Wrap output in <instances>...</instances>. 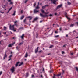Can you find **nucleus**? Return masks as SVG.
Wrapping results in <instances>:
<instances>
[{
    "mask_svg": "<svg viewBox=\"0 0 78 78\" xmlns=\"http://www.w3.org/2000/svg\"><path fill=\"white\" fill-rule=\"evenodd\" d=\"M40 16L41 17H48V16H50V17H52V15L51 14H50L49 15V16L48 15H44L42 14V13H40Z\"/></svg>",
    "mask_w": 78,
    "mask_h": 78,
    "instance_id": "obj_1",
    "label": "nucleus"
},
{
    "mask_svg": "<svg viewBox=\"0 0 78 78\" xmlns=\"http://www.w3.org/2000/svg\"><path fill=\"white\" fill-rule=\"evenodd\" d=\"M10 70L12 73H13L15 70V68L14 67H12L10 69Z\"/></svg>",
    "mask_w": 78,
    "mask_h": 78,
    "instance_id": "obj_2",
    "label": "nucleus"
},
{
    "mask_svg": "<svg viewBox=\"0 0 78 78\" xmlns=\"http://www.w3.org/2000/svg\"><path fill=\"white\" fill-rule=\"evenodd\" d=\"M51 2H52V3L54 5H56V0H51Z\"/></svg>",
    "mask_w": 78,
    "mask_h": 78,
    "instance_id": "obj_3",
    "label": "nucleus"
},
{
    "mask_svg": "<svg viewBox=\"0 0 78 78\" xmlns=\"http://www.w3.org/2000/svg\"><path fill=\"white\" fill-rule=\"evenodd\" d=\"M62 6V5L61 4L59 5L57 7V8L56 9V10L58 9H59V8H61V7Z\"/></svg>",
    "mask_w": 78,
    "mask_h": 78,
    "instance_id": "obj_4",
    "label": "nucleus"
},
{
    "mask_svg": "<svg viewBox=\"0 0 78 78\" xmlns=\"http://www.w3.org/2000/svg\"><path fill=\"white\" fill-rule=\"evenodd\" d=\"M14 25H13L12 26H11L10 27V28L11 30H14Z\"/></svg>",
    "mask_w": 78,
    "mask_h": 78,
    "instance_id": "obj_5",
    "label": "nucleus"
},
{
    "mask_svg": "<svg viewBox=\"0 0 78 78\" xmlns=\"http://www.w3.org/2000/svg\"><path fill=\"white\" fill-rule=\"evenodd\" d=\"M65 15L66 18H67V19H68V20H70V19L68 18V16H67V13L66 12L65 13Z\"/></svg>",
    "mask_w": 78,
    "mask_h": 78,
    "instance_id": "obj_6",
    "label": "nucleus"
},
{
    "mask_svg": "<svg viewBox=\"0 0 78 78\" xmlns=\"http://www.w3.org/2000/svg\"><path fill=\"white\" fill-rule=\"evenodd\" d=\"M37 12H39V11L37 10L36 9H35L34 10V13L35 14V13H37Z\"/></svg>",
    "mask_w": 78,
    "mask_h": 78,
    "instance_id": "obj_7",
    "label": "nucleus"
},
{
    "mask_svg": "<svg viewBox=\"0 0 78 78\" xmlns=\"http://www.w3.org/2000/svg\"><path fill=\"white\" fill-rule=\"evenodd\" d=\"M24 36H25V34H23L20 37H21L22 39H24Z\"/></svg>",
    "mask_w": 78,
    "mask_h": 78,
    "instance_id": "obj_8",
    "label": "nucleus"
},
{
    "mask_svg": "<svg viewBox=\"0 0 78 78\" xmlns=\"http://www.w3.org/2000/svg\"><path fill=\"white\" fill-rule=\"evenodd\" d=\"M29 18H30V19L29 20V21H30V20H31L32 19V17H31V16H28L26 18H27V19H29Z\"/></svg>",
    "mask_w": 78,
    "mask_h": 78,
    "instance_id": "obj_9",
    "label": "nucleus"
},
{
    "mask_svg": "<svg viewBox=\"0 0 78 78\" xmlns=\"http://www.w3.org/2000/svg\"><path fill=\"white\" fill-rule=\"evenodd\" d=\"M39 48V47H37V49L35 50V53H36L38 51V49Z\"/></svg>",
    "mask_w": 78,
    "mask_h": 78,
    "instance_id": "obj_10",
    "label": "nucleus"
},
{
    "mask_svg": "<svg viewBox=\"0 0 78 78\" xmlns=\"http://www.w3.org/2000/svg\"><path fill=\"white\" fill-rule=\"evenodd\" d=\"M19 63H20L19 62H17L15 64L16 67H17L18 66V64H19Z\"/></svg>",
    "mask_w": 78,
    "mask_h": 78,
    "instance_id": "obj_11",
    "label": "nucleus"
},
{
    "mask_svg": "<svg viewBox=\"0 0 78 78\" xmlns=\"http://www.w3.org/2000/svg\"><path fill=\"white\" fill-rule=\"evenodd\" d=\"M23 62H21L20 63V64L19 65V66L20 67V66H22V65H23Z\"/></svg>",
    "mask_w": 78,
    "mask_h": 78,
    "instance_id": "obj_12",
    "label": "nucleus"
},
{
    "mask_svg": "<svg viewBox=\"0 0 78 78\" xmlns=\"http://www.w3.org/2000/svg\"><path fill=\"white\" fill-rule=\"evenodd\" d=\"M7 57V55H6V54L5 53L4 55V56L3 59H5V58H6Z\"/></svg>",
    "mask_w": 78,
    "mask_h": 78,
    "instance_id": "obj_13",
    "label": "nucleus"
},
{
    "mask_svg": "<svg viewBox=\"0 0 78 78\" xmlns=\"http://www.w3.org/2000/svg\"><path fill=\"white\" fill-rule=\"evenodd\" d=\"M24 18V15H22L21 17H20V20H22Z\"/></svg>",
    "mask_w": 78,
    "mask_h": 78,
    "instance_id": "obj_14",
    "label": "nucleus"
},
{
    "mask_svg": "<svg viewBox=\"0 0 78 78\" xmlns=\"http://www.w3.org/2000/svg\"><path fill=\"white\" fill-rule=\"evenodd\" d=\"M23 44V41L21 43H20L18 45H22Z\"/></svg>",
    "mask_w": 78,
    "mask_h": 78,
    "instance_id": "obj_15",
    "label": "nucleus"
},
{
    "mask_svg": "<svg viewBox=\"0 0 78 78\" xmlns=\"http://www.w3.org/2000/svg\"><path fill=\"white\" fill-rule=\"evenodd\" d=\"M27 56H28V53H27V52H26L24 57H25V58H27Z\"/></svg>",
    "mask_w": 78,
    "mask_h": 78,
    "instance_id": "obj_16",
    "label": "nucleus"
},
{
    "mask_svg": "<svg viewBox=\"0 0 78 78\" xmlns=\"http://www.w3.org/2000/svg\"><path fill=\"white\" fill-rule=\"evenodd\" d=\"M45 11H44V10H43V9H41V12H42V13H43V14H45Z\"/></svg>",
    "mask_w": 78,
    "mask_h": 78,
    "instance_id": "obj_17",
    "label": "nucleus"
},
{
    "mask_svg": "<svg viewBox=\"0 0 78 78\" xmlns=\"http://www.w3.org/2000/svg\"><path fill=\"white\" fill-rule=\"evenodd\" d=\"M16 28H14L13 29V30L12 31H13L14 32H15V31H16Z\"/></svg>",
    "mask_w": 78,
    "mask_h": 78,
    "instance_id": "obj_18",
    "label": "nucleus"
},
{
    "mask_svg": "<svg viewBox=\"0 0 78 78\" xmlns=\"http://www.w3.org/2000/svg\"><path fill=\"white\" fill-rule=\"evenodd\" d=\"M54 46H53V45H51V46H50L49 47V48H52V47H54Z\"/></svg>",
    "mask_w": 78,
    "mask_h": 78,
    "instance_id": "obj_19",
    "label": "nucleus"
},
{
    "mask_svg": "<svg viewBox=\"0 0 78 78\" xmlns=\"http://www.w3.org/2000/svg\"><path fill=\"white\" fill-rule=\"evenodd\" d=\"M59 30L60 31H62V27H60L59 28Z\"/></svg>",
    "mask_w": 78,
    "mask_h": 78,
    "instance_id": "obj_20",
    "label": "nucleus"
},
{
    "mask_svg": "<svg viewBox=\"0 0 78 78\" xmlns=\"http://www.w3.org/2000/svg\"><path fill=\"white\" fill-rule=\"evenodd\" d=\"M37 19H38V18H37V17H36L35 18L34 20H35V21H36V20H37Z\"/></svg>",
    "mask_w": 78,
    "mask_h": 78,
    "instance_id": "obj_21",
    "label": "nucleus"
},
{
    "mask_svg": "<svg viewBox=\"0 0 78 78\" xmlns=\"http://www.w3.org/2000/svg\"><path fill=\"white\" fill-rule=\"evenodd\" d=\"M39 5H37L36 6V8L35 9H39Z\"/></svg>",
    "mask_w": 78,
    "mask_h": 78,
    "instance_id": "obj_22",
    "label": "nucleus"
},
{
    "mask_svg": "<svg viewBox=\"0 0 78 78\" xmlns=\"http://www.w3.org/2000/svg\"><path fill=\"white\" fill-rule=\"evenodd\" d=\"M9 47H12V44H9L8 45Z\"/></svg>",
    "mask_w": 78,
    "mask_h": 78,
    "instance_id": "obj_23",
    "label": "nucleus"
},
{
    "mask_svg": "<svg viewBox=\"0 0 78 78\" xmlns=\"http://www.w3.org/2000/svg\"><path fill=\"white\" fill-rule=\"evenodd\" d=\"M16 15V11H14V13L12 14V16H15Z\"/></svg>",
    "mask_w": 78,
    "mask_h": 78,
    "instance_id": "obj_24",
    "label": "nucleus"
},
{
    "mask_svg": "<svg viewBox=\"0 0 78 78\" xmlns=\"http://www.w3.org/2000/svg\"><path fill=\"white\" fill-rule=\"evenodd\" d=\"M45 8H46V7H45V5L44 6H42V8L43 9H45Z\"/></svg>",
    "mask_w": 78,
    "mask_h": 78,
    "instance_id": "obj_25",
    "label": "nucleus"
},
{
    "mask_svg": "<svg viewBox=\"0 0 78 78\" xmlns=\"http://www.w3.org/2000/svg\"><path fill=\"white\" fill-rule=\"evenodd\" d=\"M12 7H11L9 9V11H11V9H12Z\"/></svg>",
    "mask_w": 78,
    "mask_h": 78,
    "instance_id": "obj_26",
    "label": "nucleus"
},
{
    "mask_svg": "<svg viewBox=\"0 0 78 78\" xmlns=\"http://www.w3.org/2000/svg\"><path fill=\"white\" fill-rule=\"evenodd\" d=\"M19 48H20V47L18 46H17L16 47V49H17V50H19Z\"/></svg>",
    "mask_w": 78,
    "mask_h": 78,
    "instance_id": "obj_27",
    "label": "nucleus"
},
{
    "mask_svg": "<svg viewBox=\"0 0 78 78\" xmlns=\"http://www.w3.org/2000/svg\"><path fill=\"white\" fill-rule=\"evenodd\" d=\"M67 3L68 5H71V3L70 2H68Z\"/></svg>",
    "mask_w": 78,
    "mask_h": 78,
    "instance_id": "obj_28",
    "label": "nucleus"
},
{
    "mask_svg": "<svg viewBox=\"0 0 78 78\" xmlns=\"http://www.w3.org/2000/svg\"><path fill=\"white\" fill-rule=\"evenodd\" d=\"M59 35H56L55 36V37H56V38L58 37H59Z\"/></svg>",
    "mask_w": 78,
    "mask_h": 78,
    "instance_id": "obj_29",
    "label": "nucleus"
},
{
    "mask_svg": "<svg viewBox=\"0 0 78 78\" xmlns=\"http://www.w3.org/2000/svg\"><path fill=\"white\" fill-rule=\"evenodd\" d=\"M61 73H59V74H58L57 75V76H61Z\"/></svg>",
    "mask_w": 78,
    "mask_h": 78,
    "instance_id": "obj_30",
    "label": "nucleus"
},
{
    "mask_svg": "<svg viewBox=\"0 0 78 78\" xmlns=\"http://www.w3.org/2000/svg\"><path fill=\"white\" fill-rule=\"evenodd\" d=\"M17 22V21H16L15 22H14L15 25L17 26V23H16Z\"/></svg>",
    "mask_w": 78,
    "mask_h": 78,
    "instance_id": "obj_31",
    "label": "nucleus"
},
{
    "mask_svg": "<svg viewBox=\"0 0 78 78\" xmlns=\"http://www.w3.org/2000/svg\"><path fill=\"white\" fill-rule=\"evenodd\" d=\"M33 5H34V6H36V2H35L34 4Z\"/></svg>",
    "mask_w": 78,
    "mask_h": 78,
    "instance_id": "obj_32",
    "label": "nucleus"
},
{
    "mask_svg": "<svg viewBox=\"0 0 78 78\" xmlns=\"http://www.w3.org/2000/svg\"><path fill=\"white\" fill-rule=\"evenodd\" d=\"M27 1H28V0H26L24 2V3H26L27 2Z\"/></svg>",
    "mask_w": 78,
    "mask_h": 78,
    "instance_id": "obj_33",
    "label": "nucleus"
},
{
    "mask_svg": "<svg viewBox=\"0 0 78 78\" xmlns=\"http://www.w3.org/2000/svg\"><path fill=\"white\" fill-rule=\"evenodd\" d=\"M42 71L45 72V69H44V68H43Z\"/></svg>",
    "mask_w": 78,
    "mask_h": 78,
    "instance_id": "obj_34",
    "label": "nucleus"
},
{
    "mask_svg": "<svg viewBox=\"0 0 78 78\" xmlns=\"http://www.w3.org/2000/svg\"><path fill=\"white\" fill-rule=\"evenodd\" d=\"M26 18L24 20H23V22H25V21H26Z\"/></svg>",
    "mask_w": 78,
    "mask_h": 78,
    "instance_id": "obj_35",
    "label": "nucleus"
},
{
    "mask_svg": "<svg viewBox=\"0 0 78 78\" xmlns=\"http://www.w3.org/2000/svg\"><path fill=\"white\" fill-rule=\"evenodd\" d=\"M36 38H37V37H38V34H37V33L36 34Z\"/></svg>",
    "mask_w": 78,
    "mask_h": 78,
    "instance_id": "obj_36",
    "label": "nucleus"
},
{
    "mask_svg": "<svg viewBox=\"0 0 78 78\" xmlns=\"http://www.w3.org/2000/svg\"><path fill=\"white\" fill-rule=\"evenodd\" d=\"M74 25V24H72L70 25V27H73Z\"/></svg>",
    "mask_w": 78,
    "mask_h": 78,
    "instance_id": "obj_37",
    "label": "nucleus"
},
{
    "mask_svg": "<svg viewBox=\"0 0 78 78\" xmlns=\"http://www.w3.org/2000/svg\"><path fill=\"white\" fill-rule=\"evenodd\" d=\"M12 55H10V56H9V58H11V57H12Z\"/></svg>",
    "mask_w": 78,
    "mask_h": 78,
    "instance_id": "obj_38",
    "label": "nucleus"
},
{
    "mask_svg": "<svg viewBox=\"0 0 78 78\" xmlns=\"http://www.w3.org/2000/svg\"><path fill=\"white\" fill-rule=\"evenodd\" d=\"M48 13H49V12H45L44 13V14H48Z\"/></svg>",
    "mask_w": 78,
    "mask_h": 78,
    "instance_id": "obj_39",
    "label": "nucleus"
},
{
    "mask_svg": "<svg viewBox=\"0 0 78 78\" xmlns=\"http://www.w3.org/2000/svg\"><path fill=\"white\" fill-rule=\"evenodd\" d=\"M54 76H53V78H55V76H56V75L55 74H54Z\"/></svg>",
    "mask_w": 78,
    "mask_h": 78,
    "instance_id": "obj_40",
    "label": "nucleus"
},
{
    "mask_svg": "<svg viewBox=\"0 0 78 78\" xmlns=\"http://www.w3.org/2000/svg\"><path fill=\"white\" fill-rule=\"evenodd\" d=\"M75 24L77 25V26H78V22H77L75 23Z\"/></svg>",
    "mask_w": 78,
    "mask_h": 78,
    "instance_id": "obj_41",
    "label": "nucleus"
},
{
    "mask_svg": "<svg viewBox=\"0 0 78 78\" xmlns=\"http://www.w3.org/2000/svg\"><path fill=\"white\" fill-rule=\"evenodd\" d=\"M14 3L13 2H10V5H12V4H13Z\"/></svg>",
    "mask_w": 78,
    "mask_h": 78,
    "instance_id": "obj_42",
    "label": "nucleus"
},
{
    "mask_svg": "<svg viewBox=\"0 0 78 78\" xmlns=\"http://www.w3.org/2000/svg\"><path fill=\"white\" fill-rule=\"evenodd\" d=\"M63 47H66V44H65V45H63Z\"/></svg>",
    "mask_w": 78,
    "mask_h": 78,
    "instance_id": "obj_43",
    "label": "nucleus"
},
{
    "mask_svg": "<svg viewBox=\"0 0 78 78\" xmlns=\"http://www.w3.org/2000/svg\"><path fill=\"white\" fill-rule=\"evenodd\" d=\"M2 71H1L0 72V75H2Z\"/></svg>",
    "mask_w": 78,
    "mask_h": 78,
    "instance_id": "obj_44",
    "label": "nucleus"
},
{
    "mask_svg": "<svg viewBox=\"0 0 78 78\" xmlns=\"http://www.w3.org/2000/svg\"><path fill=\"white\" fill-rule=\"evenodd\" d=\"M32 78H34V75H32Z\"/></svg>",
    "mask_w": 78,
    "mask_h": 78,
    "instance_id": "obj_45",
    "label": "nucleus"
},
{
    "mask_svg": "<svg viewBox=\"0 0 78 78\" xmlns=\"http://www.w3.org/2000/svg\"><path fill=\"white\" fill-rule=\"evenodd\" d=\"M5 5H4V6H2V8H5Z\"/></svg>",
    "mask_w": 78,
    "mask_h": 78,
    "instance_id": "obj_46",
    "label": "nucleus"
},
{
    "mask_svg": "<svg viewBox=\"0 0 78 78\" xmlns=\"http://www.w3.org/2000/svg\"><path fill=\"white\" fill-rule=\"evenodd\" d=\"M15 44V42L14 43H13L12 44H11L12 45H14V44Z\"/></svg>",
    "mask_w": 78,
    "mask_h": 78,
    "instance_id": "obj_47",
    "label": "nucleus"
},
{
    "mask_svg": "<svg viewBox=\"0 0 78 78\" xmlns=\"http://www.w3.org/2000/svg\"><path fill=\"white\" fill-rule=\"evenodd\" d=\"M62 54H64V51H62Z\"/></svg>",
    "mask_w": 78,
    "mask_h": 78,
    "instance_id": "obj_48",
    "label": "nucleus"
},
{
    "mask_svg": "<svg viewBox=\"0 0 78 78\" xmlns=\"http://www.w3.org/2000/svg\"><path fill=\"white\" fill-rule=\"evenodd\" d=\"M11 58H9L8 59V61H10V60H11Z\"/></svg>",
    "mask_w": 78,
    "mask_h": 78,
    "instance_id": "obj_49",
    "label": "nucleus"
},
{
    "mask_svg": "<svg viewBox=\"0 0 78 78\" xmlns=\"http://www.w3.org/2000/svg\"><path fill=\"white\" fill-rule=\"evenodd\" d=\"M64 74V70H62V75H63Z\"/></svg>",
    "mask_w": 78,
    "mask_h": 78,
    "instance_id": "obj_50",
    "label": "nucleus"
},
{
    "mask_svg": "<svg viewBox=\"0 0 78 78\" xmlns=\"http://www.w3.org/2000/svg\"><path fill=\"white\" fill-rule=\"evenodd\" d=\"M55 16H56V15H57V13H55Z\"/></svg>",
    "mask_w": 78,
    "mask_h": 78,
    "instance_id": "obj_51",
    "label": "nucleus"
},
{
    "mask_svg": "<svg viewBox=\"0 0 78 78\" xmlns=\"http://www.w3.org/2000/svg\"><path fill=\"white\" fill-rule=\"evenodd\" d=\"M41 51H42L41 50L39 51V53H41Z\"/></svg>",
    "mask_w": 78,
    "mask_h": 78,
    "instance_id": "obj_52",
    "label": "nucleus"
},
{
    "mask_svg": "<svg viewBox=\"0 0 78 78\" xmlns=\"http://www.w3.org/2000/svg\"><path fill=\"white\" fill-rule=\"evenodd\" d=\"M8 2H11V0H8Z\"/></svg>",
    "mask_w": 78,
    "mask_h": 78,
    "instance_id": "obj_53",
    "label": "nucleus"
},
{
    "mask_svg": "<svg viewBox=\"0 0 78 78\" xmlns=\"http://www.w3.org/2000/svg\"><path fill=\"white\" fill-rule=\"evenodd\" d=\"M34 22H35V20H34L32 21V22L34 23Z\"/></svg>",
    "mask_w": 78,
    "mask_h": 78,
    "instance_id": "obj_54",
    "label": "nucleus"
},
{
    "mask_svg": "<svg viewBox=\"0 0 78 78\" xmlns=\"http://www.w3.org/2000/svg\"><path fill=\"white\" fill-rule=\"evenodd\" d=\"M21 14H22V13H23V11H22V10L21 11Z\"/></svg>",
    "mask_w": 78,
    "mask_h": 78,
    "instance_id": "obj_55",
    "label": "nucleus"
},
{
    "mask_svg": "<svg viewBox=\"0 0 78 78\" xmlns=\"http://www.w3.org/2000/svg\"><path fill=\"white\" fill-rule=\"evenodd\" d=\"M6 32H4V34H5V35H6Z\"/></svg>",
    "mask_w": 78,
    "mask_h": 78,
    "instance_id": "obj_56",
    "label": "nucleus"
},
{
    "mask_svg": "<svg viewBox=\"0 0 78 78\" xmlns=\"http://www.w3.org/2000/svg\"><path fill=\"white\" fill-rule=\"evenodd\" d=\"M45 7H46V6H48V5H45Z\"/></svg>",
    "mask_w": 78,
    "mask_h": 78,
    "instance_id": "obj_57",
    "label": "nucleus"
},
{
    "mask_svg": "<svg viewBox=\"0 0 78 78\" xmlns=\"http://www.w3.org/2000/svg\"><path fill=\"white\" fill-rule=\"evenodd\" d=\"M55 33H58V32H57L56 31H55Z\"/></svg>",
    "mask_w": 78,
    "mask_h": 78,
    "instance_id": "obj_58",
    "label": "nucleus"
},
{
    "mask_svg": "<svg viewBox=\"0 0 78 78\" xmlns=\"http://www.w3.org/2000/svg\"><path fill=\"white\" fill-rule=\"evenodd\" d=\"M65 30H66V31H67V30H67V29L66 28V29H65Z\"/></svg>",
    "mask_w": 78,
    "mask_h": 78,
    "instance_id": "obj_59",
    "label": "nucleus"
},
{
    "mask_svg": "<svg viewBox=\"0 0 78 78\" xmlns=\"http://www.w3.org/2000/svg\"><path fill=\"white\" fill-rule=\"evenodd\" d=\"M53 32H52V33L51 34V35H53Z\"/></svg>",
    "mask_w": 78,
    "mask_h": 78,
    "instance_id": "obj_60",
    "label": "nucleus"
},
{
    "mask_svg": "<svg viewBox=\"0 0 78 78\" xmlns=\"http://www.w3.org/2000/svg\"><path fill=\"white\" fill-rule=\"evenodd\" d=\"M76 39H78V36H77V37H76Z\"/></svg>",
    "mask_w": 78,
    "mask_h": 78,
    "instance_id": "obj_61",
    "label": "nucleus"
},
{
    "mask_svg": "<svg viewBox=\"0 0 78 78\" xmlns=\"http://www.w3.org/2000/svg\"><path fill=\"white\" fill-rule=\"evenodd\" d=\"M26 75H28V73H26Z\"/></svg>",
    "mask_w": 78,
    "mask_h": 78,
    "instance_id": "obj_62",
    "label": "nucleus"
},
{
    "mask_svg": "<svg viewBox=\"0 0 78 78\" xmlns=\"http://www.w3.org/2000/svg\"><path fill=\"white\" fill-rule=\"evenodd\" d=\"M4 28L5 29H6V27H5L4 26Z\"/></svg>",
    "mask_w": 78,
    "mask_h": 78,
    "instance_id": "obj_63",
    "label": "nucleus"
},
{
    "mask_svg": "<svg viewBox=\"0 0 78 78\" xmlns=\"http://www.w3.org/2000/svg\"><path fill=\"white\" fill-rule=\"evenodd\" d=\"M40 76H41V78H42V75H41Z\"/></svg>",
    "mask_w": 78,
    "mask_h": 78,
    "instance_id": "obj_64",
    "label": "nucleus"
}]
</instances>
